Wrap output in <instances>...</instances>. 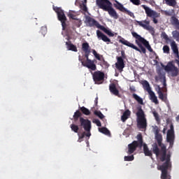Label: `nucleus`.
Here are the masks:
<instances>
[{
  "label": "nucleus",
  "mask_w": 179,
  "mask_h": 179,
  "mask_svg": "<svg viewBox=\"0 0 179 179\" xmlns=\"http://www.w3.org/2000/svg\"><path fill=\"white\" fill-rule=\"evenodd\" d=\"M96 5H98L100 9H103L105 12H108L110 17H113L115 20L120 17V15H118L115 9L113 8V3H111L109 0H96Z\"/></svg>",
  "instance_id": "obj_1"
},
{
  "label": "nucleus",
  "mask_w": 179,
  "mask_h": 179,
  "mask_svg": "<svg viewBox=\"0 0 179 179\" xmlns=\"http://www.w3.org/2000/svg\"><path fill=\"white\" fill-rule=\"evenodd\" d=\"M80 127H83L85 131L83 132L81 134H78V142H82V140L85 136L90 138L92 133L90 131L92 129V122L87 119L83 117L80 118Z\"/></svg>",
  "instance_id": "obj_2"
},
{
  "label": "nucleus",
  "mask_w": 179,
  "mask_h": 179,
  "mask_svg": "<svg viewBox=\"0 0 179 179\" xmlns=\"http://www.w3.org/2000/svg\"><path fill=\"white\" fill-rule=\"evenodd\" d=\"M137 110V127L139 129H146L148 122L146 120V117L145 116V112L141 106L138 107Z\"/></svg>",
  "instance_id": "obj_3"
},
{
  "label": "nucleus",
  "mask_w": 179,
  "mask_h": 179,
  "mask_svg": "<svg viewBox=\"0 0 179 179\" xmlns=\"http://www.w3.org/2000/svg\"><path fill=\"white\" fill-rule=\"evenodd\" d=\"M119 41L123 44L124 45H127V47H130V48H133V50H136V51H138V52H143V54H146V48L142 45V43L139 41V39L136 38V44L139 47H136L133 43H131L129 41L125 40L124 38H121ZM140 48V49H139Z\"/></svg>",
  "instance_id": "obj_4"
},
{
  "label": "nucleus",
  "mask_w": 179,
  "mask_h": 179,
  "mask_svg": "<svg viewBox=\"0 0 179 179\" xmlns=\"http://www.w3.org/2000/svg\"><path fill=\"white\" fill-rule=\"evenodd\" d=\"M138 141H134L128 145L127 155H132L137 148H142L143 146V137L141 134H138L136 136Z\"/></svg>",
  "instance_id": "obj_5"
},
{
  "label": "nucleus",
  "mask_w": 179,
  "mask_h": 179,
  "mask_svg": "<svg viewBox=\"0 0 179 179\" xmlns=\"http://www.w3.org/2000/svg\"><path fill=\"white\" fill-rule=\"evenodd\" d=\"M53 10L56 12L57 15V19L62 23V30H66V27L68 26V24H66V22L68 19L65 15V13L64 12V10H62V8L59 7H53Z\"/></svg>",
  "instance_id": "obj_6"
},
{
  "label": "nucleus",
  "mask_w": 179,
  "mask_h": 179,
  "mask_svg": "<svg viewBox=\"0 0 179 179\" xmlns=\"http://www.w3.org/2000/svg\"><path fill=\"white\" fill-rule=\"evenodd\" d=\"M142 7L143 8L148 17H152L153 23L155 24H157L159 21L157 20V17H160V13L152 10L150 8L146 6L145 5H143Z\"/></svg>",
  "instance_id": "obj_7"
},
{
  "label": "nucleus",
  "mask_w": 179,
  "mask_h": 179,
  "mask_svg": "<svg viewBox=\"0 0 179 179\" xmlns=\"http://www.w3.org/2000/svg\"><path fill=\"white\" fill-rule=\"evenodd\" d=\"M143 87L145 90L148 92L150 94V100L155 103V104H159V101L157 100V96L153 91H152V88H150V85H149V82L147 80H143L142 83Z\"/></svg>",
  "instance_id": "obj_8"
},
{
  "label": "nucleus",
  "mask_w": 179,
  "mask_h": 179,
  "mask_svg": "<svg viewBox=\"0 0 179 179\" xmlns=\"http://www.w3.org/2000/svg\"><path fill=\"white\" fill-rule=\"evenodd\" d=\"M169 160L168 158L162 165L159 166L158 170L162 171L161 179H171V176L169 174Z\"/></svg>",
  "instance_id": "obj_9"
},
{
  "label": "nucleus",
  "mask_w": 179,
  "mask_h": 179,
  "mask_svg": "<svg viewBox=\"0 0 179 179\" xmlns=\"http://www.w3.org/2000/svg\"><path fill=\"white\" fill-rule=\"evenodd\" d=\"M136 23L140 26L141 27H143L145 30H147L152 34V36H155V28L150 25V20H143V21H136Z\"/></svg>",
  "instance_id": "obj_10"
},
{
  "label": "nucleus",
  "mask_w": 179,
  "mask_h": 179,
  "mask_svg": "<svg viewBox=\"0 0 179 179\" xmlns=\"http://www.w3.org/2000/svg\"><path fill=\"white\" fill-rule=\"evenodd\" d=\"M131 34L134 38L136 40H138L141 44H143L150 52H153V49H152V47L149 44V41H148L146 39H145L143 37L141 36V35L138 34V33L133 31L131 32Z\"/></svg>",
  "instance_id": "obj_11"
},
{
  "label": "nucleus",
  "mask_w": 179,
  "mask_h": 179,
  "mask_svg": "<svg viewBox=\"0 0 179 179\" xmlns=\"http://www.w3.org/2000/svg\"><path fill=\"white\" fill-rule=\"evenodd\" d=\"M164 70L166 72H171V76L172 78H176L178 76V73H179L178 68L176 66V65H174L171 62H169L168 63V65H166L164 67Z\"/></svg>",
  "instance_id": "obj_12"
},
{
  "label": "nucleus",
  "mask_w": 179,
  "mask_h": 179,
  "mask_svg": "<svg viewBox=\"0 0 179 179\" xmlns=\"http://www.w3.org/2000/svg\"><path fill=\"white\" fill-rule=\"evenodd\" d=\"M85 23L87 26H89V27H94V26L95 27H97V29H100L101 27L100 23L90 16L85 17Z\"/></svg>",
  "instance_id": "obj_13"
},
{
  "label": "nucleus",
  "mask_w": 179,
  "mask_h": 179,
  "mask_svg": "<svg viewBox=\"0 0 179 179\" xmlns=\"http://www.w3.org/2000/svg\"><path fill=\"white\" fill-rule=\"evenodd\" d=\"M92 78L95 83H99V82H103L104 80V73L102 71H96L92 73Z\"/></svg>",
  "instance_id": "obj_14"
},
{
  "label": "nucleus",
  "mask_w": 179,
  "mask_h": 179,
  "mask_svg": "<svg viewBox=\"0 0 179 179\" xmlns=\"http://www.w3.org/2000/svg\"><path fill=\"white\" fill-rule=\"evenodd\" d=\"M155 139L158 143V146L159 148H162V146H165L164 144L162 143L163 142V136H162L161 134H159L160 132V129L157 126H155Z\"/></svg>",
  "instance_id": "obj_15"
},
{
  "label": "nucleus",
  "mask_w": 179,
  "mask_h": 179,
  "mask_svg": "<svg viewBox=\"0 0 179 179\" xmlns=\"http://www.w3.org/2000/svg\"><path fill=\"white\" fill-rule=\"evenodd\" d=\"M161 155V157H160V160L161 162H164L166 160V162H167V159H169V167L170 166V156L167 155V150H166V145H162L161 147V152L160 154Z\"/></svg>",
  "instance_id": "obj_16"
},
{
  "label": "nucleus",
  "mask_w": 179,
  "mask_h": 179,
  "mask_svg": "<svg viewBox=\"0 0 179 179\" xmlns=\"http://www.w3.org/2000/svg\"><path fill=\"white\" fill-rule=\"evenodd\" d=\"M117 62L115 63V68L120 72H122L124 71V68H125V64L124 63V59L121 57H116Z\"/></svg>",
  "instance_id": "obj_17"
},
{
  "label": "nucleus",
  "mask_w": 179,
  "mask_h": 179,
  "mask_svg": "<svg viewBox=\"0 0 179 179\" xmlns=\"http://www.w3.org/2000/svg\"><path fill=\"white\" fill-rule=\"evenodd\" d=\"M83 66H85L86 68H88V69H90L91 71L97 70V66L94 64V60H92L90 59H87V62H85V63H83Z\"/></svg>",
  "instance_id": "obj_18"
},
{
  "label": "nucleus",
  "mask_w": 179,
  "mask_h": 179,
  "mask_svg": "<svg viewBox=\"0 0 179 179\" xmlns=\"http://www.w3.org/2000/svg\"><path fill=\"white\" fill-rule=\"evenodd\" d=\"M82 50L85 52V57L87 59L86 62H87V59H89V55H90V52H92L90 45H89L87 42L82 44Z\"/></svg>",
  "instance_id": "obj_19"
},
{
  "label": "nucleus",
  "mask_w": 179,
  "mask_h": 179,
  "mask_svg": "<svg viewBox=\"0 0 179 179\" xmlns=\"http://www.w3.org/2000/svg\"><path fill=\"white\" fill-rule=\"evenodd\" d=\"M96 36L99 40H102L104 43H110L111 40L107 37L105 34H103L100 30L96 31Z\"/></svg>",
  "instance_id": "obj_20"
},
{
  "label": "nucleus",
  "mask_w": 179,
  "mask_h": 179,
  "mask_svg": "<svg viewBox=\"0 0 179 179\" xmlns=\"http://www.w3.org/2000/svg\"><path fill=\"white\" fill-rule=\"evenodd\" d=\"M171 47L173 54H175V57L178 58V61H179L178 46H177V43H176V41H173L171 43Z\"/></svg>",
  "instance_id": "obj_21"
},
{
  "label": "nucleus",
  "mask_w": 179,
  "mask_h": 179,
  "mask_svg": "<svg viewBox=\"0 0 179 179\" xmlns=\"http://www.w3.org/2000/svg\"><path fill=\"white\" fill-rule=\"evenodd\" d=\"M109 90L112 94H114V96H117L120 97V91L118 89H117V86L115 83H111L109 85Z\"/></svg>",
  "instance_id": "obj_22"
},
{
  "label": "nucleus",
  "mask_w": 179,
  "mask_h": 179,
  "mask_svg": "<svg viewBox=\"0 0 179 179\" xmlns=\"http://www.w3.org/2000/svg\"><path fill=\"white\" fill-rule=\"evenodd\" d=\"M166 141L170 144V146L174 145V133L173 131H167Z\"/></svg>",
  "instance_id": "obj_23"
},
{
  "label": "nucleus",
  "mask_w": 179,
  "mask_h": 179,
  "mask_svg": "<svg viewBox=\"0 0 179 179\" xmlns=\"http://www.w3.org/2000/svg\"><path fill=\"white\" fill-rule=\"evenodd\" d=\"M115 3H113V6L115 8V9L120 10V12L127 10V8L124 7V5L121 4V3H120L118 1L115 0Z\"/></svg>",
  "instance_id": "obj_24"
},
{
  "label": "nucleus",
  "mask_w": 179,
  "mask_h": 179,
  "mask_svg": "<svg viewBox=\"0 0 179 179\" xmlns=\"http://www.w3.org/2000/svg\"><path fill=\"white\" fill-rule=\"evenodd\" d=\"M129 117H131V112L129 109H127L121 116V120L122 121V122H125V121H127V120H128Z\"/></svg>",
  "instance_id": "obj_25"
},
{
  "label": "nucleus",
  "mask_w": 179,
  "mask_h": 179,
  "mask_svg": "<svg viewBox=\"0 0 179 179\" xmlns=\"http://www.w3.org/2000/svg\"><path fill=\"white\" fill-rule=\"evenodd\" d=\"M143 153L145 156H148L149 157H152V151L149 150V148H148V145L145 143L143 144Z\"/></svg>",
  "instance_id": "obj_26"
},
{
  "label": "nucleus",
  "mask_w": 179,
  "mask_h": 179,
  "mask_svg": "<svg viewBox=\"0 0 179 179\" xmlns=\"http://www.w3.org/2000/svg\"><path fill=\"white\" fill-rule=\"evenodd\" d=\"M73 118L74 122H78V120L80 121V118H83L82 113H80V111H79V110H76L74 113Z\"/></svg>",
  "instance_id": "obj_27"
},
{
  "label": "nucleus",
  "mask_w": 179,
  "mask_h": 179,
  "mask_svg": "<svg viewBox=\"0 0 179 179\" xmlns=\"http://www.w3.org/2000/svg\"><path fill=\"white\" fill-rule=\"evenodd\" d=\"M152 152L157 156V157H159V156H160L161 151L159 148V146L157 145V143H155L154 145H152Z\"/></svg>",
  "instance_id": "obj_28"
},
{
  "label": "nucleus",
  "mask_w": 179,
  "mask_h": 179,
  "mask_svg": "<svg viewBox=\"0 0 179 179\" xmlns=\"http://www.w3.org/2000/svg\"><path fill=\"white\" fill-rule=\"evenodd\" d=\"M66 45H67V48L69 50V51H74V52H78V48H76L75 45L66 42Z\"/></svg>",
  "instance_id": "obj_29"
},
{
  "label": "nucleus",
  "mask_w": 179,
  "mask_h": 179,
  "mask_svg": "<svg viewBox=\"0 0 179 179\" xmlns=\"http://www.w3.org/2000/svg\"><path fill=\"white\" fill-rule=\"evenodd\" d=\"M99 61H101V62L99 63V65L101 66H104V68H108V66H110V64H108V62H107L106 59H104L103 55H101V60Z\"/></svg>",
  "instance_id": "obj_30"
},
{
  "label": "nucleus",
  "mask_w": 179,
  "mask_h": 179,
  "mask_svg": "<svg viewBox=\"0 0 179 179\" xmlns=\"http://www.w3.org/2000/svg\"><path fill=\"white\" fill-rule=\"evenodd\" d=\"M99 29L101 30H102L103 31H104V33H106V34L109 36V37H114V34L113 32H111L109 29H107L103 26H101V28H99Z\"/></svg>",
  "instance_id": "obj_31"
},
{
  "label": "nucleus",
  "mask_w": 179,
  "mask_h": 179,
  "mask_svg": "<svg viewBox=\"0 0 179 179\" xmlns=\"http://www.w3.org/2000/svg\"><path fill=\"white\" fill-rule=\"evenodd\" d=\"M158 87V90L157 94L159 95V99H160V100L164 101V94H163V92H162V87H160L159 85L157 86Z\"/></svg>",
  "instance_id": "obj_32"
},
{
  "label": "nucleus",
  "mask_w": 179,
  "mask_h": 179,
  "mask_svg": "<svg viewBox=\"0 0 179 179\" xmlns=\"http://www.w3.org/2000/svg\"><path fill=\"white\" fill-rule=\"evenodd\" d=\"M80 111H82L83 114L85 115H90L91 112L87 108L83 106L80 108Z\"/></svg>",
  "instance_id": "obj_33"
},
{
  "label": "nucleus",
  "mask_w": 179,
  "mask_h": 179,
  "mask_svg": "<svg viewBox=\"0 0 179 179\" xmlns=\"http://www.w3.org/2000/svg\"><path fill=\"white\" fill-rule=\"evenodd\" d=\"M133 99L136 100L139 104H143V99L136 94H133Z\"/></svg>",
  "instance_id": "obj_34"
},
{
  "label": "nucleus",
  "mask_w": 179,
  "mask_h": 179,
  "mask_svg": "<svg viewBox=\"0 0 179 179\" xmlns=\"http://www.w3.org/2000/svg\"><path fill=\"white\" fill-rule=\"evenodd\" d=\"M70 128L73 132H75L76 134H78L79 132V126L78 124H71L70 125Z\"/></svg>",
  "instance_id": "obj_35"
},
{
  "label": "nucleus",
  "mask_w": 179,
  "mask_h": 179,
  "mask_svg": "<svg viewBox=\"0 0 179 179\" xmlns=\"http://www.w3.org/2000/svg\"><path fill=\"white\" fill-rule=\"evenodd\" d=\"M99 132L104 134V135H110V130L106 127L99 128Z\"/></svg>",
  "instance_id": "obj_36"
},
{
  "label": "nucleus",
  "mask_w": 179,
  "mask_h": 179,
  "mask_svg": "<svg viewBox=\"0 0 179 179\" xmlns=\"http://www.w3.org/2000/svg\"><path fill=\"white\" fill-rule=\"evenodd\" d=\"M166 4L168 6H176L177 5V1L176 0H165Z\"/></svg>",
  "instance_id": "obj_37"
},
{
  "label": "nucleus",
  "mask_w": 179,
  "mask_h": 179,
  "mask_svg": "<svg viewBox=\"0 0 179 179\" xmlns=\"http://www.w3.org/2000/svg\"><path fill=\"white\" fill-rule=\"evenodd\" d=\"M94 115H96V117H99L100 120H103V118H104V115H103V113L100 110H95L94 112Z\"/></svg>",
  "instance_id": "obj_38"
},
{
  "label": "nucleus",
  "mask_w": 179,
  "mask_h": 179,
  "mask_svg": "<svg viewBox=\"0 0 179 179\" xmlns=\"http://www.w3.org/2000/svg\"><path fill=\"white\" fill-rule=\"evenodd\" d=\"M172 36L176 41H179V32L177 30L172 31Z\"/></svg>",
  "instance_id": "obj_39"
},
{
  "label": "nucleus",
  "mask_w": 179,
  "mask_h": 179,
  "mask_svg": "<svg viewBox=\"0 0 179 179\" xmlns=\"http://www.w3.org/2000/svg\"><path fill=\"white\" fill-rule=\"evenodd\" d=\"M92 54L98 61H101V55L98 54L95 50H92Z\"/></svg>",
  "instance_id": "obj_40"
},
{
  "label": "nucleus",
  "mask_w": 179,
  "mask_h": 179,
  "mask_svg": "<svg viewBox=\"0 0 179 179\" xmlns=\"http://www.w3.org/2000/svg\"><path fill=\"white\" fill-rule=\"evenodd\" d=\"M161 37L162 38H164V40H165L166 41H171L170 38H169V36L167 35V34H166V32L164 31L162 33Z\"/></svg>",
  "instance_id": "obj_41"
},
{
  "label": "nucleus",
  "mask_w": 179,
  "mask_h": 179,
  "mask_svg": "<svg viewBox=\"0 0 179 179\" xmlns=\"http://www.w3.org/2000/svg\"><path fill=\"white\" fill-rule=\"evenodd\" d=\"M124 162H133V160L135 159V157L134 155H129V156H124Z\"/></svg>",
  "instance_id": "obj_42"
},
{
  "label": "nucleus",
  "mask_w": 179,
  "mask_h": 179,
  "mask_svg": "<svg viewBox=\"0 0 179 179\" xmlns=\"http://www.w3.org/2000/svg\"><path fill=\"white\" fill-rule=\"evenodd\" d=\"M80 8L83 12H87V6H86L85 3H83L82 4H80Z\"/></svg>",
  "instance_id": "obj_43"
},
{
  "label": "nucleus",
  "mask_w": 179,
  "mask_h": 179,
  "mask_svg": "<svg viewBox=\"0 0 179 179\" xmlns=\"http://www.w3.org/2000/svg\"><path fill=\"white\" fill-rule=\"evenodd\" d=\"M163 51L165 54H170V47L167 45H164Z\"/></svg>",
  "instance_id": "obj_44"
},
{
  "label": "nucleus",
  "mask_w": 179,
  "mask_h": 179,
  "mask_svg": "<svg viewBox=\"0 0 179 179\" xmlns=\"http://www.w3.org/2000/svg\"><path fill=\"white\" fill-rule=\"evenodd\" d=\"M40 33L42 34V36H45V34H47V27H42L41 28V31H40Z\"/></svg>",
  "instance_id": "obj_45"
},
{
  "label": "nucleus",
  "mask_w": 179,
  "mask_h": 179,
  "mask_svg": "<svg viewBox=\"0 0 179 179\" xmlns=\"http://www.w3.org/2000/svg\"><path fill=\"white\" fill-rule=\"evenodd\" d=\"M68 17L70 18V19H72L73 20H76L78 18L76 17V15H74L73 13H69L68 14Z\"/></svg>",
  "instance_id": "obj_46"
},
{
  "label": "nucleus",
  "mask_w": 179,
  "mask_h": 179,
  "mask_svg": "<svg viewBox=\"0 0 179 179\" xmlns=\"http://www.w3.org/2000/svg\"><path fill=\"white\" fill-rule=\"evenodd\" d=\"M76 20V21L74 22V24L77 27H80V26H82V20H80V19L77 18V20Z\"/></svg>",
  "instance_id": "obj_47"
},
{
  "label": "nucleus",
  "mask_w": 179,
  "mask_h": 179,
  "mask_svg": "<svg viewBox=\"0 0 179 179\" xmlns=\"http://www.w3.org/2000/svg\"><path fill=\"white\" fill-rule=\"evenodd\" d=\"M152 114L156 120V121L159 122L160 121V117L159 116V113H157L156 111L152 112Z\"/></svg>",
  "instance_id": "obj_48"
},
{
  "label": "nucleus",
  "mask_w": 179,
  "mask_h": 179,
  "mask_svg": "<svg viewBox=\"0 0 179 179\" xmlns=\"http://www.w3.org/2000/svg\"><path fill=\"white\" fill-rule=\"evenodd\" d=\"M130 2H131L133 5H136L137 6L141 4V0H130Z\"/></svg>",
  "instance_id": "obj_49"
},
{
  "label": "nucleus",
  "mask_w": 179,
  "mask_h": 179,
  "mask_svg": "<svg viewBox=\"0 0 179 179\" xmlns=\"http://www.w3.org/2000/svg\"><path fill=\"white\" fill-rule=\"evenodd\" d=\"M94 124L97 125V127H101V122L99 119H96L94 121H93Z\"/></svg>",
  "instance_id": "obj_50"
},
{
  "label": "nucleus",
  "mask_w": 179,
  "mask_h": 179,
  "mask_svg": "<svg viewBox=\"0 0 179 179\" xmlns=\"http://www.w3.org/2000/svg\"><path fill=\"white\" fill-rule=\"evenodd\" d=\"M125 13H127L129 16H131V17H134V13L131 11H129L128 9L126 8V10L124 11Z\"/></svg>",
  "instance_id": "obj_51"
},
{
  "label": "nucleus",
  "mask_w": 179,
  "mask_h": 179,
  "mask_svg": "<svg viewBox=\"0 0 179 179\" xmlns=\"http://www.w3.org/2000/svg\"><path fill=\"white\" fill-rule=\"evenodd\" d=\"M121 57L122 58V59H125L127 58V55H125V51L122 50L121 51Z\"/></svg>",
  "instance_id": "obj_52"
},
{
  "label": "nucleus",
  "mask_w": 179,
  "mask_h": 179,
  "mask_svg": "<svg viewBox=\"0 0 179 179\" xmlns=\"http://www.w3.org/2000/svg\"><path fill=\"white\" fill-rule=\"evenodd\" d=\"M170 131H171L172 134H174V126H173V124H171L170 129L168 130V132H170Z\"/></svg>",
  "instance_id": "obj_53"
},
{
  "label": "nucleus",
  "mask_w": 179,
  "mask_h": 179,
  "mask_svg": "<svg viewBox=\"0 0 179 179\" xmlns=\"http://www.w3.org/2000/svg\"><path fill=\"white\" fill-rule=\"evenodd\" d=\"M78 59H79L80 62H81L82 65H83V64H85V62L83 61V59L82 58V56H79Z\"/></svg>",
  "instance_id": "obj_54"
},
{
  "label": "nucleus",
  "mask_w": 179,
  "mask_h": 179,
  "mask_svg": "<svg viewBox=\"0 0 179 179\" xmlns=\"http://www.w3.org/2000/svg\"><path fill=\"white\" fill-rule=\"evenodd\" d=\"M162 83L164 87H166L167 86V84L166 83V78H164Z\"/></svg>",
  "instance_id": "obj_55"
},
{
  "label": "nucleus",
  "mask_w": 179,
  "mask_h": 179,
  "mask_svg": "<svg viewBox=\"0 0 179 179\" xmlns=\"http://www.w3.org/2000/svg\"><path fill=\"white\" fill-rule=\"evenodd\" d=\"M98 100H99V98H98V97H96V98L95 99V100H94V103H95L96 106H97Z\"/></svg>",
  "instance_id": "obj_56"
},
{
  "label": "nucleus",
  "mask_w": 179,
  "mask_h": 179,
  "mask_svg": "<svg viewBox=\"0 0 179 179\" xmlns=\"http://www.w3.org/2000/svg\"><path fill=\"white\" fill-rule=\"evenodd\" d=\"M165 15H166V16H171V14H170L168 11L165 12Z\"/></svg>",
  "instance_id": "obj_57"
},
{
  "label": "nucleus",
  "mask_w": 179,
  "mask_h": 179,
  "mask_svg": "<svg viewBox=\"0 0 179 179\" xmlns=\"http://www.w3.org/2000/svg\"><path fill=\"white\" fill-rule=\"evenodd\" d=\"M176 121H179V115L176 117Z\"/></svg>",
  "instance_id": "obj_58"
},
{
  "label": "nucleus",
  "mask_w": 179,
  "mask_h": 179,
  "mask_svg": "<svg viewBox=\"0 0 179 179\" xmlns=\"http://www.w3.org/2000/svg\"><path fill=\"white\" fill-rule=\"evenodd\" d=\"M83 3H87V0H84V2Z\"/></svg>",
  "instance_id": "obj_59"
},
{
  "label": "nucleus",
  "mask_w": 179,
  "mask_h": 179,
  "mask_svg": "<svg viewBox=\"0 0 179 179\" xmlns=\"http://www.w3.org/2000/svg\"><path fill=\"white\" fill-rule=\"evenodd\" d=\"M165 131H166V129H164L163 132L164 133V132H165Z\"/></svg>",
  "instance_id": "obj_60"
},
{
  "label": "nucleus",
  "mask_w": 179,
  "mask_h": 179,
  "mask_svg": "<svg viewBox=\"0 0 179 179\" xmlns=\"http://www.w3.org/2000/svg\"><path fill=\"white\" fill-rule=\"evenodd\" d=\"M151 2H152L153 3H155V1H151Z\"/></svg>",
  "instance_id": "obj_61"
},
{
  "label": "nucleus",
  "mask_w": 179,
  "mask_h": 179,
  "mask_svg": "<svg viewBox=\"0 0 179 179\" xmlns=\"http://www.w3.org/2000/svg\"><path fill=\"white\" fill-rule=\"evenodd\" d=\"M131 90H134L131 89Z\"/></svg>",
  "instance_id": "obj_62"
}]
</instances>
